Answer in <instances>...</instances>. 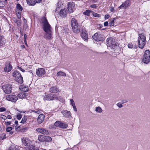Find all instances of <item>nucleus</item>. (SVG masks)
Instances as JSON below:
<instances>
[{
    "instance_id": "680f3d73",
    "label": "nucleus",
    "mask_w": 150,
    "mask_h": 150,
    "mask_svg": "<svg viewBox=\"0 0 150 150\" xmlns=\"http://www.w3.org/2000/svg\"><path fill=\"white\" fill-rule=\"evenodd\" d=\"M18 121H17L16 120L15 121V124L18 125Z\"/></svg>"
},
{
    "instance_id": "338daca9",
    "label": "nucleus",
    "mask_w": 150,
    "mask_h": 150,
    "mask_svg": "<svg viewBox=\"0 0 150 150\" xmlns=\"http://www.w3.org/2000/svg\"><path fill=\"white\" fill-rule=\"evenodd\" d=\"M13 132H12V131H11V132H10V134H13Z\"/></svg>"
},
{
    "instance_id": "09e8293b",
    "label": "nucleus",
    "mask_w": 150,
    "mask_h": 150,
    "mask_svg": "<svg viewBox=\"0 0 150 150\" xmlns=\"http://www.w3.org/2000/svg\"><path fill=\"white\" fill-rule=\"evenodd\" d=\"M2 116V117H1L4 119V120H6L7 119V117L6 116H5V115H1Z\"/></svg>"
},
{
    "instance_id": "a211bd4d",
    "label": "nucleus",
    "mask_w": 150,
    "mask_h": 150,
    "mask_svg": "<svg viewBox=\"0 0 150 150\" xmlns=\"http://www.w3.org/2000/svg\"><path fill=\"white\" fill-rule=\"evenodd\" d=\"M12 67L10 62L7 63L5 65L4 68V71L5 72H10L12 69Z\"/></svg>"
},
{
    "instance_id": "cd10ccee",
    "label": "nucleus",
    "mask_w": 150,
    "mask_h": 150,
    "mask_svg": "<svg viewBox=\"0 0 150 150\" xmlns=\"http://www.w3.org/2000/svg\"><path fill=\"white\" fill-rule=\"evenodd\" d=\"M45 136L43 135H41L38 136V139L39 141L41 142H45Z\"/></svg>"
},
{
    "instance_id": "f704fd0d",
    "label": "nucleus",
    "mask_w": 150,
    "mask_h": 150,
    "mask_svg": "<svg viewBox=\"0 0 150 150\" xmlns=\"http://www.w3.org/2000/svg\"><path fill=\"white\" fill-rule=\"evenodd\" d=\"M95 110L99 113H100L102 112V108L100 107H98L96 108Z\"/></svg>"
},
{
    "instance_id": "13d9d810",
    "label": "nucleus",
    "mask_w": 150,
    "mask_h": 150,
    "mask_svg": "<svg viewBox=\"0 0 150 150\" xmlns=\"http://www.w3.org/2000/svg\"><path fill=\"white\" fill-rule=\"evenodd\" d=\"M73 108L74 110L76 112L77 111V109H76V107H73Z\"/></svg>"
},
{
    "instance_id": "de8ad7c7",
    "label": "nucleus",
    "mask_w": 150,
    "mask_h": 150,
    "mask_svg": "<svg viewBox=\"0 0 150 150\" xmlns=\"http://www.w3.org/2000/svg\"><path fill=\"white\" fill-rule=\"evenodd\" d=\"M128 47L129 48H132L133 47V45L132 43H129L128 45Z\"/></svg>"
},
{
    "instance_id": "79ce46f5",
    "label": "nucleus",
    "mask_w": 150,
    "mask_h": 150,
    "mask_svg": "<svg viewBox=\"0 0 150 150\" xmlns=\"http://www.w3.org/2000/svg\"><path fill=\"white\" fill-rule=\"evenodd\" d=\"M12 129V128L11 127H8L6 129V131L8 132H9L11 131Z\"/></svg>"
},
{
    "instance_id": "4468645a",
    "label": "nucleus",
    "mask_w": 150,
    "mask_h": 150,
    "mask_svg": "<svg viewBox=\"0 0 150 150\" xmlns=\"http://www.w3.org/2000/svg\"><path fill=\"white\" fill-rule=\"evenodd\" d=\"M36 131L38 133L44 135H48L49 134V131L44 128H38L36 129Z\"/></svg>"
},
{
    "instance_id": "6ab92c4d",
    "label": "nucleus",
    "mask_w": 150,
    "mask_h": 150,
    "mask_svg": "<svg viewBox=\"0 0 150 150\" xmlns=\"http://www.w3.org/2000/svg\"><path fill=\"white\" fill-rule=\"evenodd\" d=\"M92 38L97 41H101L103 40V38H101L100 35L98 33H95L92 36Z\"/></svg>"
},
{
    "instance_id": "39448f33",
    "label": "nucleus",
    "mask_w": 150,
    "mask_h": 150,
    "mask_svg": "<svg viewBox=\"0 0 150 150\" xmlns=\"http://www.w3.org/2000/svg\"><path fill=\"white\" fill-rule=\"evenodd\" d=\"M13 76L15 77V80L18 83L21 84L23 83V80L21 74L17 71H15L12 74Z\"/></svg>"
},
{
    "instance_id": "0eeeda50",
    "label": "nucleus",
    "mask_w": 150,
    "mask_h": 150,
    "mask_svg": "<svg viewBox=\"0 0 150 150\" xmlns=\"http://www.w3.org/2000/svg\"><path fill=\"white\" fill-rule=\"evenodd\" d=\"M142 61L145 64H148L150 62V51L146 50L143 55Z\"/></svg>"
},
{
    "instance_id": "2eb2a0df",
    "label": "nucleus",
    "mask_w": 150,
    "mask_h": 150,
    "mask_svg": "<svg viewBox=\"0 0 150 150\" xmlns=\"http://www.w3.org/2000/svg\"><path fill=\"white\" fill-rule=\"evenodd\" d=\"M45 74V71L43 68H38L36 72V74L39 77L42 76Z\"/></svg>"
},
{
    "instance_id": "37998d69",
    "label": "nucleus",
    "mask_w": 150,
    "mask_h": 150,
    "mask_svg": "<svg viewBox=\"0 0 150 150\" xmlns=\"http://www.w3.org/2000/svg\"><path fill=\"white\" fill-rule=\"evenodd\" d=\"M6 110V109L4 107L0 108V112H2L5 111Z\"/></svg>"
},
{
    "instance_id": "6e6552de",
    "label": "nucleus",
    "mask_w": 150,
    "mask_h": 150,
    "mask_svg": "<svg viewBox=\"0 0 150 150\" xmlns=\"http://www.w3.org/2000/svg\"><path fill=\"white\" fill-rule=\"evenodd\" d=\"M12 88V85L9 84L5 85L2 86V89L4 92L6 94L11 93Z\"/></svg>"
},
{
    "instance_id": "f8f14e48",
    "label": "nucleus",
    "mask_w": 150,
    "mask_h": 150,
    "mask_svg": "<svg viewBox=\"0 0 150 150\" xmlns=\"http://www.w3.org/2000/svg\"><path fill=\"white\" fill-rule=\"evenodd\" d=\"M6 99L8 100L15 102L18 99L17 97L14 95H9L6 96Z\"/></svg>"
},
{
    "instance_id": "2f4dec72",
    "label": "nucleus",
    "mask_w": 150,
    "mask_h": 150,
    "mask_svg": "<svg viewBox=\"0 0 150 150\" xmlns=\"http://www.w3.org/2000/svg\"><path fill=\"white\" fill-rule=\"evenodd\" d=\"M8 150H18L17 146H15L14 145H12L8 148Z\"/></svg>"
},
{
    "instance_id": "4be33fe9",
    "label": "nucleus",
    "mask_w": 150,
    "mask_h": 150,
    "mask_svg": "<svg viewBox=\"0 0 150 150\" xmlns=\"http://www.w3.org/2000/svg\"><path fill=\"white\" fill-rule=\"evenodd\" d=\"M61 112L63 115L66 117L69 118L71 117V113L69 111L64 110L62 111Z\"/></svg>"
},
{
    "instance_id": "ea45409f",
    "label": "nucleus",
    "mask_w": 150,
    "mask_h": 150,
    "mask_svg": "<svg viewBox=\"0 0 150 150\" xmlns=\"http://www.w3.org/2000/svg\"><path fill=\"white\" fill-rule=\"evenodd\" d=\"M16 12L18 18L19 19L21 18V12H18V11H16Z\"/></svg>"
},
{
    "instance_id": "69168bd1",
    "label": "nucleus",
    "mask_w": 150,
    "mask_h": 150,
    "mask_svg": "<svg viewBox=\"0 0 150 150\" xmlns=\"http://www.w3.org/2000/svg\"><path fill=\"white\" fill-rule=\"evenodd\" d=\"M72 105V106H73V107H76V106H75V104H73V105Z\"/></svg>"
},
{
    "instance_id": "0e129e2a",
    "label": "nucleus",
    "mask_w": 150,
    "mask_h": 150,
    "mask_svg": "<svg viewBox=\"0 0 150 150\" xmlns=\"http://www.w3.org/2000/svg\"><path fill=\"white\" fill-rule=\"evenodd\" d=\"M99 25L100 28H101L103 27V25L101 24H99Z\"/></svg>"
},
{
    "instance_id": "4d7b16f0",
    "label": "nucleus",
    "mask_w": 150,
    "mask_h": 150,
    "mask_svg": "<svg viewBox=\"0 0 150 150\" xmlns=\"http://www.w3.org/2000/svg\"><path fill=\"white\" fill-rule=\"evenodd\" d=\"M27 35L26 34H24V40H26Z\"/></svg>"
},
{
    "instance_id": "e2e57ef3",
    "label": "nucleus",
    "mask_w": 150,
    "mask_h": 150,
    "mask_svg": "<svg viewBox=\"0 0 150 150\" xmlns=\"http://www.w3.org/2000/svg\"><path fill=\"white\" fill-rule=\"evenodd\" d=\"M25 46L24 45H22L21 46V47L22 48H25Z\"/></svg>"
},
{
    "instance_id": "473e14b6",
    "label": "nucleus",
    "mask_w": 150,
    "mask_h": 150,
    "mask_svg": "<svg viewBox=\"0 0 150 150\" xmlns=\"http://www.w3.org/2000/svg\"><path fill=\"white\" fill-rule=\"evenodd\" d=\"M45 142H50L52 141V139L50 137L48 136H45Z\"/></svg>"
},
{
    "instance_id": "bf43d9fd",
    "label": "nucleus",
    "mask_w": 150,
    "mask_h": 150,
    "mask_svg": "<svg viewBox=\"0 0 150 150\" xmlns=\"http://www.w3.org/2000/svg\"><path fill=\"white\" fill-rule=\"evenodd\" d=\"M1 2H0V6L1 7H4V5L3 4L1 6Z\"/></svg>"
},
{
    "instance_id": "a878e982",
    "label": "nucleus",
    "mask_w": 150,
    "mask_h": 150,
    "mask_svg": "<svg viewBox=\"0 0 150 150\" xmlns=\"http://www.w3.org/2000/svg\"><path fill=\"white\" fill-rule=\"evenodd\" d=\"M57 77H60L61 76H65L66 74L63 71H59L57 73Z\"/></svg>"
},
{
    "instance_id": "49530a36",
    "label": "nucleus",
    "mask_w": 150,
    "mask_h": 150,
    "mask_svg": "<svg viewBox=\"0 0 150 150\" xmlns=\"http://www.w3.org/2000/svg\"><path fill=\"white\" fill-rule=\"evenodd\" d=\"M110 11L111 12H114L115 11H114V8L113 7H112L111 8H110Z\"/></svg>"
},
{
    "instance_id": "ddd939ff",
    "label": "nucleus",
    "mask_w": 150,
    "mask_h": 150,
    "mask_svg": "<svg viewBox=\"0 0 150 150\" xmlns=\"http://www.w3.org/2000/svg\"><path fill=\"white\" fill-rule=\"evenodd\" d=\"M131 4L130 1L129 0H126L121 6L119 7L120 8L126 9Z\"/></svg>"
},
{
    "instance_id": "7ed1b4c3",
    "label": "nucleus",
    "mask_w": 150,
    "mask_h": 150,
    "mask_svg": "<svg viewBox=\"0 0 150 150\" xmlns=\"http://www.w3.org/2000/svg\"><path fill=\"white\" fill-rule=\"evenodd\" d=\"M61 99V98L59 96H57L56 94H51L45 95L43 98V100L45 101H50L55 100H57L60 101Z\"/></svg>"
},
{
    "instance_id": "72a5a7b5",
    "label": "nucleus",
    "mask_w": 150,
    "mask_h": 150,
    "mask_svg": "<svg viewBox=\"0 0 150 150\" xmlns=\"http://www.w3.org/2000/svg\"><path fill=\"white\" fill-rule=\"evenodd\" d=\"M92 11L89 10H86L83 13V14L85 15H86L87 16H90L91 14Z\"/></svg>"
},
{
    "instance_id": "c85d7f7f",
    "label": "nucleus",
    "mask_w": 150,
    "mask_h": 150,
    "mask_svg": "<svg viewBox=\"0 0 150 150\" xmlns=\"http://www.w3.org/2000/svg\"><path fill=\"white\" fill-rule=\"evenodd\" d=\"M4 40V36L3 35H0V46L3 45Z\"/></svg>"
},
{
    "instance_id": "864d4df0",
    "label": "nucleus",
    "mask_w": 150,
    "mask_h": 150,
    "mask_svg": "<svg viewBox=\"0 0 150 150\" xmlns=\"http://www.w3.org/2000/svg\"><path fill=\"white\" fill-rule=\"evenodd\" d=\"M70 103L72 105L73 104H75L74 102L72 99H71L70 100Z\"/></svg>"
},
{
    "instance_id": "1a4fd4ad",
    "label": "nucleus",
    "mask_w": 150,
    "mask_h": 150,
    "mask_svg": "<svg viewBox=\"0 0 150 150\" xmlns=\"http://www.w3.org/2000/svg\"><path fill=\"white\" fill-rule=\"evenodd\" d=\"M67 11L68 13H72L75 10V4L73 2H69L67 4Z\"/></svg>"
},
{
    "instance_id": "20e7f679",
    "label": "nucleus",
    "mask_w": 150,
    "mask_h": 150,
    "mask_svg": "<svg viewBox=\"0 0 150 150\" xmlns=\"http://www.w3.org/2000/svg\"><path fill=\"white\" fill-rule=\"evenodd\" d=\"M106 41L107 46L112 49H114L116 46H117L115 39L112 38H107Z\"/></svg>"
},
{
    "instance_id": "412c9836",
    "label": "nucleus",
    "mask_w": 150,
    "mask_h": 150,
    "mask_svg": "<svg viewBox=\"0 0 150 150\" xmlns=\"http://www.w3.org/2000/svg\"><path fill=\"white\" fill-rule=\"evenodd\" d=\"M68 13L67 10L66 9H62L59 13V15L62 17H65L67 16Z\"/></svg>"
},
{
    "instance_id": "c03bdc74",
    "label": "nucleus",
    "mask_w": 150,
    "mask_h": 150,
    "mask_svg": "<svg viewBox=\"0 0 150 150\" xmlns=\"http://www.w3.org/2000/svg\"><path fill=\"white\" fill-rule=\"evenodd\" d=\"M117 105L119 108H121L122 107V105L120 103H117Z\"/></svg>"
},
{
    "instance_id": "c9c22d12",
    "label": "nucleus",
    "mask_w": 150,
    "mask_h": 150,
    "mask_svg": "<svg viewBox=\"0 0 150 150\" xmlns=\"http://www.w3.org/2000/svg\"><path fill=\"white\" fill-rule=\"evenodd\" d=\"M27 117H26L24 116L23 117L21 121L20 122V123H21L23 124L25 123L27 120Z\"/></svg>"
},
{
    "instance_id": "9d476101",
    "label": "nucleus",
    "mask_w": 150,
    "mask_h": 150,
    "mask_svg": "<svg viewBox=\"0 0 150 150\" xmlns=\"http://www.w3.org/2000/svg\"><path fill=\"white\" fill-rule=\"evenodd\" d=\"M41 20L42 23L43 24V29L51 28L50 25L49 24L47 19L45 17H42Z\"/></svg>"
},
{
    "instance_id": "f03ea898",
    "label": "nucleus",
    "mask_w": 150,
    "mask_h": 150,
    "mask_svg": "<svg viewBox=\"0 0 150 150\" xmlns=\"http://www.w3.org/2000/svg\"><path fill=\"white\" fill-rule=\"evenodd\" d=\"M71 25L72 27V30L74 32L77 33H79L80 28L77 20L75 18H73L71 19Z\"/></svg>"
},
{
    "instance_id": "5701e85b",
    "label": "nucleus",
    "mask_w": 150,
    "mask_h": 150,
    "mask_svg": "<svg viewBox=\"0 0 150 150\" xmlns=\"http://www.w3.org/2000/svg\"><path fill=\"white\" fill-rule=\"evenodd\" d=\"M45 118V116L43 114H40L37 119V121L39 124H41Z\"/></svg>"
},
{
    "instance_id": "e433bc0d",
    "label": "nucleus",
    "mask_w": 150,
    "mask_h": 150,
    "mask_svg": "<svg viewBox=\"0 0 150 150\" xmlns=\"http://www.w3.org/2000/svg\"><path fill=\"white\" fill-rule=\"evenodd\" d=\"M6 138V137L5 134L2 133L1 134L0 137V140H3Z\"/></svg>"
},
{
    "instance_id": "c756f323",
    "label": "nucleus",
    "mask_w": 150,
    "mask_h": 150,
    "mask_svg": "<svg viewBox=\"0 0 150 150\" xmlns=\"http://www.w3.org/2000/svg\"><path fill=\"white\" fill-rule=\"evenodd\" d=\"M30 112H34L36 113L39 114L41 112V110L38 109H36L35 110H30Z\"/></svg>"
},
{
    "instance_id": "052dcab7",
    "label": "nucleus",
    "mask_w": 150,
    "mask_h": 150,
    "mask_svg": "<svg viewBox=\"0 0 150 150\" xmlns=\"http://www.w3.org/2000/svg\"><path fill=\"white\" fill-rule=\"evenodd\" d=\"M24 42L25 43V44L26 45H27V42H26V40H24Z\"/></svg>"
},
{
    "instance_id": "393cba45",
    "label": "nucleus",
    "mask_w": 150,
    "mask_h": 150,
    "mask_svg": "<svg viewBox=\"0 0 150 150\" xmlns=\"http://www.w3.org/2000/svg\"><path fill=\"white\" fill-rule=\"evenodd\" d=\"M81 36L85 40H87L88 38V35L86 33L82 32L81 34Z\"/></svg>"
},
{
    "instance_id": "603ef678",
    "label": "nucleus",
    "mask_w": 150,
    "mask_h": 150,
    "mask_svg": "<svg viewBox=\"0 0 150 150\" xmlns=\"http://www.w3.org/2000/svg\"><path fill=\"white\" fill-rule=\"evenodd\" d=\"M104 25L105 26H108V21H106L104 22Z\"/></svg>"
},
{
    "instance_id": "6e6d98bb",
    "label": "nucleus",
    "mask_w": 150,
    "mask_h": 150,
    "mask_svg": "<svg viewBox=\"0 0 150 150\" xmlns=\"http://www.w3.org/2000/svg\"><path fill=\"white\" fill-rule=\"evenodd\" d=\"M7 117V118H8L9 119H11L12 118L11 116L10 115H8Z\"/></svg>"
},
{
    "instance_id": "3c124183",
    "label": "nucleus",
    "mask_w": 150,
    "mask_h": 150,
    "mask_svg": "<svg viewBox=\"0 0 150 150\" xmlns=\"http://www.w3.org/2000/svg\"><path fill=\"white\" fill-rule=\"evenodd\" d=\"M5 124L6 126H9L11 125V122H5Z\"/></svg>"
},
{
    "instance_id": "a19ab883",
    "label": "nucleus",
    "mask_w": 150,
    "mask_h": 150,
    "mask_svg": "<svg viewBox=\"0 0 150 150\" xmlns=\"http://www.w3.org/2000/svg\"><path fill=\"white\" fill-rule=\"evenodd\" d=\"M22 117V115L21 114H19L17 115V118L18 120H20Z\"/></svg>"
},
{
    "instance_id": "b1692460",
    "label": "nucleus",
    "mask_w": 150,
    "mask_h": 150,
    "mask_svg": "<svg viewBox=\"0 0 150 150\" xmlns=\"http://www.w3.org/2000/svg\"><path fill=\"white\" fill-rule=\"evenodd\" d=\"M28 150H39L38 147H36L35 145L32 144L30 145L28 148Z\"/></svg>"
},
{
    "instance_id": "4c0bfd02",
    "label": "nucleus",
    "mask_w": 150,
    "mask_h": 150,
    "mask_svg": "<svg viewBox=\"0 0 150 150\" xmlns=\"http://www.w3.org/2000/svg\"><path fill=\"white\" fill-rule=\"evenodd\" d=\"M91 14L93 15V16L95 17L98 18L100 17V15L99 14L96 13H95L93 11L92 12Z\"/></svg>"
},
{
    "instance_id": "f3484780",
    "label": "nucleus",
    "mask_w": 150,
    "mask_h": 150,
    "mask_svg": "<svg viewBox=\"0 0 150 150\" xmlns=\"http://www.w3.org/2000/svg\"><path fill=\"white\" fill-rule=\"evenodd\" d=\"M42 0H26L27 4L30 6H34L37 3H40Z\"/></svg>"
},
{
    "instance_id": "aec40b11",
    "label": "nucleus",
    "mask_w": 150,
    "mask_h": 150,
    "mask_svg": "<svg viewBox=\"0 0 150 150\" xmlns=\"http://www.w3.org/2000/svg\"><path fill=\"white\" fill-rule=\"evenodd\" d=\"M49 91L52 93H57L60 92L59 88L56 86L51 87L49 89Z\"/></svg>"
},
{
    "instance_id": "5fc2aeb1",
    "label": "nucleus",
    "mask_w": 150,
    "mask_h": 150,
    "mask_svg": "<svg viewBox=\"0 0 150 150\" xmlns=\"http://www.w3.org/2000/svg\"><path fill=\"white\" fill-rule=\"evenodd\" d=\"M110 17V16L109 15H106L105 16V19H108Z\"/></svg>"
},
{
    "instance_id": "774afa93",
    "label": "nucleus",
    "mask_w": 150,
    "mask_h": 150,
    "mask_svg": "<svg viewBox=\"0 0 150 150\" xmlns=\"http://www.w3.org/2000/svg\"><path fill=\"white\" fill-rule=\"evenodd\" d=\"M137 47V45H135V47H134V48H136Z\"/></svg>"
},
{
    "instance_id": "a18cd8bd",
    "label": "nucleus",
    "mask_w": 150,
    "mask_h": 150,
    "mask_svg": "<svg viewBox=\"0 0 150 150\" xmlns=\"http://www.w3.org/2000/svg\"><path fill=\"white\" fill-rule=\"evenodd\" d=\"M90 7L92 8H96L97 7V6L96 4H93L91 5Z\"/></svg>"
},
{
    "instance_id": "bb28decb",
    "label": "nucleus",
    "mask_w": 150,
    "mask_h": 150,
    "mask_svg": "<svg viewBox=\"0 0 150 150\" xmlns=\"http://www.w3.org/2000/svg\"><path fill=\"white\" fill-rule=\"evenodd\" d=\"M17 10L16 11H18V12H21L23 9V8L21 5L19 4H18L16 6Z\"/></svg>"
},
{
    "instance_id": "9b49d317",
    "label": "nucleus",
    "mask_w": 150,
    "mask_h": 150,
    "mask_svg": "<svg viewBox=\"0 0 150 150\" xmlns=\"http://www.w3.org/2000/svg\"><path fill=\"white\" fill-rule=\"evenodd\" d=\"M54 125L57 127L61 128H66L68 127V125L67 124L59 121H57L55 122Z\"/></svg>"
},
{
    "instance_id": "f257e3e1",
    "label": "nucleus",
    "mask_w": 150,
    "mask_h": 150,
    "mask_svg": "<svg viewBox=\"0 0 150 150\" xmlns=\"http://www.w3.org/2000/svg\"><path fill=\"white\" fill-rule=\"evenodd\" d=\"M138 42L139 47L141 49L143 48L146 43V37L144 34L141 33L139 34Z\"/></svg>"
},
{
    "instance_id": "58836bf2",
    "label": "nucleus",
    "mask_w": 150,
    "mask_h": 150,
    "mask_svg": "<svg viewBox=\"0 0 150 150\" xmlns=\"http://www.w3.org/2000/svg\"><path fill=\"white\" fill-rule=\"evenodd\" d=\"M115 19V18H114L112 19V20L109 23V26H112L114 25V20Z\"/></svg>"
},
{
    "instance_id": "dca6fc26",
    "label": "nucleus",
    "mask_w": 150,
    "mask_h": 150,
    "mask_svg": "<svg viewBox=\"0 0 150 150\" xmlns=\"http://www.w3.org/2000/svg\"><path fill=\"white\" fill-rule=\"evenodd\" d=\"M22 141L23 144L26 146H29L30 144L31 143V141L27 138H23L22 139Z\"/></svg>"
},
{
    "instance_id": "423d86ee",
    "label": "nucleus",
    "mask_w": 150,
    "mask_h": 150,
    "mask_svg": "<svg viewBox=\"0 0 150 150\" xmlns=\"http://www.w3.org/2000/svg\"><path fill=\"white\" fill-rule=\"evenodd\" d=\"M51 28H48L43 29L45 32L44 34V37L47 40H50L53 38Z\"/></svg>"
},
{
    "instance_id": "8fccbe9b",
    "label": "nucleus",
    "mask_w": 150,
    "mask_h": 150,
    "mask_svg": "<svg viewBox=\"0 0 150 150\" xmlns=\"http://www.w3.org/2000/svg\"><path fill=\"white\" fill-rule=\"evenodd\" d=\"M18 69L23 72H24L25 71V70L23 69L21 67H18Z\"/></svg>"
},
{
    "instance_id": "7c9ffc66",
    "label": "nucleus",
    "mask_w": 150,
    "mask_h": 150,
    "mask_svg": "<svg viewBox=\"0 0 150 150\" xmlns=\"http://www.w3.org/2000/svg\"><path fill=\"white\" fill-rule=\"evenodd\" d=\"M25 96V93H20L18 95V97L20 98L23 99Z\"/></svg>"
}]
</instances>
